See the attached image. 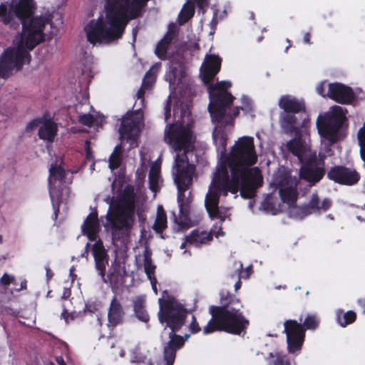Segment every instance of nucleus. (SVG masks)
Here are the masks:
<instances>
[{
	"label": "nucleus",
	"mask_w": 365,
	"mask_h": 365,
	"mask_svg": "<svg viewBox=\"0 0 365 365\" xmlns=\"http://www.w3.org/2000/svg\"><path fill=\"white\" fill-rule=\"evenodd\" d=\"M242 102L245 103V108L241 107L242 109H250L251 108V101L247 97H243L242 98Z\"/></svg>",
	"instance_id": "nucleus-43"
},
{
	"label": "nucleus",
	"mask_w": 365,
	"mask_h": 365,
	"mask_svg": "<svg viewBox=\"0 0 365 365\" xmlns=\"http://www.w3.org/2000/svg\"><path fill=\"white\" fill-rule=\"evenodd\" d=\"M307 121H308V120H306V119L303 120L302 126H304V125L305 126Z\"/></svg>",
	"instance_id": "nucleus-63"
},
{
	"label": "nucleus",
	"mask_w": 365,
	"mask_h": 365,
	"mask_svg": "<svg viewBox=\"0 0 365 365\" xmlns=\"http://www.w3.org/2000/svg\"><path fill=\"white\" fill-rule=\"evenodd\" d=\"M356 319V314L352 311H349L344 314L342 317H338V322L342 327H345L352 323Z\"/></svg>",
	"instance_id": "nucleus-32"
},
{
	"label": "nucleus",
	"mask_w": 365,
	"mask_h": 365,
	"mask_svg": "<svg viewBox=\"0 0 365 365\" xmlns=\"http://www.w3.org/2000/svg\"><path fill=\"white\" fill-rule=\"evenodd\" d=\"M183 73L184 71H182L180 65H179V68H178L174 66V64H172L169 74L170 84L172 83V81L175 82L176 78H181L183 76Z\"/></svg>",
	"instance_id": "nucleus-33"
},
{
	"label": "nucleus",
	"mask_w": 365,
	"mask_h": 365,
	"mask_svg": "<svg viewBox=\"0 0 365 365\" xmlns=\"http://www.w3.org/2000/svg\"><path fill=\"white\" fill-rule=\"evenodd\" d=\"M327 97L338 103L346 104L351 103L355 98V95L350 87L339 83H333L329 84Z\"/></svg>",
	"instance_id": "nucleus-16"
},
{
	"label": "nucleus",
	"mask_w": 365,
	"mask_h": 365,
	"mask_svg": "<svg viewBox=\"0 0 365 365\" xmlns=\"http://www.w3.org/2000/svg\"><path fill=\"white\" fill-rule=\"evenodd\" d=\"M194 14V9L192 6H184L182 10L179 14L178 21L180 24L187 22Z\"/></svg>",
	"instance_id": "nucleus-31"
},
{
	"label": "nucleus",
	"mask_w": 365,
	"mask_h": 365,
	"mask_svg": "<svg viewBox=\"0 0 365 365\" xmlns=\"http://www.w3.org/2000/svg\"><path fill=\"white\" fill-rule=\"evenodd\" d=\"M15 281V278L14 276H11L6 273H5L0 279L1 284L4 285H9L11 283H13Z\"/></svg>",
	"instance_id": "nucleus-38"
},
{
	"label": "nucleus",
	"mask_w": 365,
	"mask_h": 365,
	"mask_svg": "<svg viewBox=\"0 0 365 365\" xmlns=\"http://www.w3.org/2000/svg\"><path fill=\"white\" fill-rule=\"evenodd\" d=\"M270 357H274L269 365H290L288 360H285L284 358L279 354L274 355L272 353L269 354Z\"/></svg>",
	"instance_id": "nucleus-35"
},
{
	"label": "nucleus",
	"mask_w": 365,
	"mask_h": 365,
	"mask_svg": "<svg viewBox=\"0 0 365 365\" xmlns=\"http://www.w3.org/2000/svg\"><path fill=\"white\" fill-rule=\"evenodd\" d=\"M175 122L166 125L164 140L177 152L175 158L176 174L175 182L178 190V201L180 207V218L175 221L182 227L190 226V192L187 190L192 183L195 173L194 153L195 136L192 130L193 120L188 103L178 102L174 106Z\"/></svg>",
	"instance_id": "nucleus-3"
},
{
	"label": "nucleus",
	"mask_w": 365,
	"mask_h": 365,
	"mask_svg": "<svg viewBox=\"0 0 365 365\" xmlns=\"http://www.w3.org/2000/svg\"><path fill=\"white\" fill-rule=\"evenodd\" d=\"M281 124L282 128L289 131H297L299 126L297 117L294 113H282L281 114Z\"/></svg>",
	"instance_id": "nucleus-25"
},
{
	"label": "nucleus",
	"mask_w": 365,
	"mask_h": 365,
	"mask_svg": "<svg viewBox=\"0 0 365 365\" xmlns=\"http://www.w3.org/2000/svg\"><path fill=\"white\" fill-rule=\"evenodd\" d=\"M190 329L192 333H197L200 331V328L196 321L195 316H192V321L190 325Z\"/></svg>",
	"instance_id": "nucleus-40"
},
{
	"label": "nucleus",
	"mask_w": 365,
	"mask_h": 365,
	"mask_svg": "<svg viewBox=\"0 0 365 365\" xmlns=\"http://www.w3.org/2000/svg\"><path fill=\"white\" fill-rule=\"evenodd\" d=\"M61 163H62L61 159ZM49 173L48 184L51 189L57 180L63 181L66 174V170L61 167V163L58 165L57 162L50 165Z\"/></svg>",
	"instance_id": "nucleus-21"
},
{
	"label": "nucleus",
	"mask_w": 365,
	"mask_h": 365,
	"mask_svg": "<svg viewBox=\"0 0 365 365\" xmlns=\"http://www.w3.org/2000/svg\"><path fill=\"white\" fill-rule=\"evenodd\" d=\"M112 154L122 155V145L121 144L117 145L115 147L114 150Z\"/></svg>",
	"instance_id": "nucleus-46"
},
{
	"label": "nucleus",
	"mask_w": 365,
	"mask_h": 365,
	"mask_svg": "<svg viewBox=\"0 0 365 365\" xmlns=\"http://www.w3.org/2000/svg\"><path fill=\"white\" fill-rule=\"evenodd\" d=\"M213 140L219 148L221 149V154L225 155L227 137L222 129L215 128L213 131Z\"/></svg>",
	"instance_id": "nucleus-27"
},
{
	"label": "nucleus",
	"mask_w": 365,
	"mask_h": 365,
	"mask_svg": "<svg viewBox=\"0 0 365 365\" xmlns=\"http://www.w3.org/2000/svg\"><path fill=\"white\" fill-rule=\"evenodd\" d=\"M240 285H241V281H240V279H239L238 281L237 282V283L235 285V290H237L238 289H240Z\"/></svg>",
	"instance_id": "nucleus-53"
},
{
	"label": "nucleus",
	"mask_w": 365,
	"mask_h": 365,
	"mask_svg": "<svg viewBox=\"0 0 365 365\" xmlns=\"http://www.w3.org/2000/svg\"><path fill=\"white\" fill-rule=\"evenodd\" d=\"M257 160L253 138H240L220 168H217L205 196V205L212 218L220 217V194H236L240 190L243 198L252 199L255 195L257 189L262 184L259 169L251 168Z\"/></svg>",
	"instance_id": "nucleus-1"
},
{
	"label": "nucleus",
	"mask_w": 365,
	"mask_h": 365,
	"mask_svg": "<svg viewBox=\"0 0 365 365\" xmlns=\"http://www.w3.org/2000/svg\"><path fill=\"white\" fill-rule=\"evenodd\" d=\"M223 234H224V233H223L222 231H220V232H217L216 233V237H217L220 235H223Z\"/></svg>",
	"instance_id": "nucleus-60"
},
{
	"label": "nucleus",
	"mask_w": 365,
	"mask_h": 365,
	"mask_svg": "<svg viewBox=\"0 0 365 365\" xmlns=\"http://www.w3.org/2000/svg\"><path fill=\"white\" fill-rule=\"evenodd\" d=\"M90 246H91V244L90 243H87L86 245V247H85V250L89 252Z\"/></svg>",
	"instance_id": "nucleus-59"
},
{
	"label": "nucleus",
	"mask_w": 365,
	"mask_h": 365,
	"mask_svg": "<svg viewBox=\"0 0 365 365\" xmlns=\"http://www.w3.org/2000/svg\"><path fill=\"white\" fill-rule=\"evenodd\" d=\"M197 6L202 11V12H205V9L208 6V1L207 0H195Z\"/></svg>",
	"instance_id": "nucleus-42"
},
{
	"label": "nucleus",
	"mask_w": 365,
	"mask_h": 365,
	"mask_svg": "<svg viewBox=\"0 0 365 365\" xmlns=\"http://www.w3.org/2000/svg\"><path fill=\"white\" fill-rule=\"evenodd\" d=\"M160 310L159 321L161 324L166 323L165 329L169 327V341L163 349V357L166 365H173L176 351L184 345L183 336L175 334L184 325L187 311L175 299L168 297L166 299H159Z\"/></svg>",
	"instance_id": "nucleus-6"
},
{
	"label": "nucleus",
	"mask_w": 365,
	"mask_h": 365,
	"mask_svg": "<svg viewBox=\"0 0 365 365\" xmlns=\"http://www.w3.org/2000/svg\"><path fill=\"white\" fill-rule=\"evenodd\" d=\"M41 120L38 119L34 120L31 121L27 125H26V130L30 131L33 130L34 128L37 127H40V125L41 124Z\"/></svg>",
	"instance_id": "nucleus-39"
},
{
	"label": "nucleus",
	"mask_w": 365,
	"mask_h": 365,
	"mask_svg": "<svg viewBox=\"0 0 365 365\" xmlns=\"http://www.w3.org/2000/svg\"><path fill=\"white\" fill-rule=\"evenodd\" d=\"M69 315L70 314L68 313V311L66 309H64L63 312H62V314H61V317L65 319L66 323H68V318Z\"/></svg>",
	"instance_id": "nucleus-48"
},
{
	"label": "nucleus",
	"mask_w": 365,
	"mask_h": 365,
	"mask_svg": "<svg viewBox=\"0 0 365 365\" xmlns=\"http://www.w3.org/2000/svg\"><path fill=\"white\" fill-rule=\"evenodd\" d=\"M145 91L143 88H141L137 93L136 96L138 99H140V102H143V96H144Z\"/></svg>",
	"instance_id": "nucleus-47"
},
{
	"label": "nucleus",
	"mask_w": 365,
	"mask_h": 365,
	"mask_svg": "<svg viewBox=\"0 0 365 365\" xmlns=\"http://www.w3.org/2000/svg\"><path fill=\"white\" fill-rule=\"evenodd\" d=\"M254 203H255V201L254 200H250V202H249V207L250 209H252L253 206H254Z\"/></svg>",
	"instance_id": "nucleus-56"
},
{
	"label": "nucleus",
	"mask_w": 365,
	"mask_h": 365,
	"mask_svg": "<svg viewBox=\"0 0 365 365\" xmlns=\"http://www.w3.org/2000/svg\"><path fill=\"white\" fill-rule=\"evenodd\" d=\"M50 272H51L50 269H49V268H47V269H46V272H47V277H48V278H50V277H51V274H50Z\"/></svg>",
	"instance_id": "nucleus-58"
},
{
	"label": "nucleus",
	"mask_w": 365,
	"mask_h": 365,
	"mask_svg": "<svg viewBox=\"0 0 365 365\" xmlns=\"http://www.w3.org/2000/svg\"><path fill=\"white\" fill-rule=\"evenodd\" d=\"M143 120V114L138 109L135 112H128L123 117L119 133L120 138H126L127 139L135 138L139 133L140 125Z\"/></svg>",
	"instance_id": "nucleus-14"
},
{
	"label": "nucleus",
	"mask_w": 365,
	"mask_h": 365,
	"mask_svg": "<svg viewBox=\"0 0 365 365\" xmlns=\"http://www.w3.org/2000/svg\"><path fill=\"white\" fill-rule=\"evenodd\" d=\"M276 188L279 189V193L283 202L287 203L290 208L291 217L303 218L314 212L326 211L331 206L329 199H324L322 202L317 194H313L308 205L297 207L295 202L297 199V180L292 178L284 168H279L273 175L272 182Z\"/></svg>",
	"instance_id": "nucleus-5"
},
{
	"label": "nucleus",
	"mask_w": 365,
	"mask_h": 365,
	"mask_svg": "<svg viewBox=\"0 0 365 365\" xmlns=\"http://www.w3.org/2000/svg\"><path fill=\"white\" fill-rule=\"evenodd\" d=\"M26 281L24 280V282H21V289H26ZM19 290H20V289Z\"/></svg>",
	"instance_id": "nucleus-54"
},
{
	"label": "nucleus",
	"mask_w": 365,
	"mask_h": 365,
	"mask_svg": "<svg viewBox=\"0 0 365 365\" xmlns=\"http://www.w3.org/2000/svg\"><path fill=\"white\" fill-rule=\"evenodd\" d=\"M88 251L85 250L83 253L81 254L82 257H87L88 255Z\"/></svg>",
	"instance_id": "nucleus-55"
},
{
	"label": "nucleus",
	"mask_w": 365,
	"mask_h": 365,
	"mask_svg": "<svg viewBox=\"0 0 365 365\" xmlns=\"http://www.w3.org/2000/svg\"><path fill=\"white\" fill-rule=\"evenodd\" d=\"M160 178V165L155 163L150 167L149 173L150 187L152 190L155 191Z\"/></svg>",
	"instance_id": "nucleus-29"
},
{
	"label": "nucleus",
	"mask_w": 365,
	"mask_h": 365,
	"mask_svg": "<svg viewBox=\"0 0 365 365\" xmlns=\"http://www.w3.org/2000/svg\"><path fill=\"white\" fill-rule=\"evenodd\" d=\"M324 116L318 117L317 126L320 135L334 143L339 139L337 133L346 118L341 107L334 106Z\"/></svg>",
	"instance_id": "nucleus-12"
},
{
	"label": "nucleus",
	"mask_w": 365,
	"mask_h": 365,
	"mask_svg": "<svg viewBox=\"0 0 365 365\" xmlns=\"http://www.w3.org/2000/svg\"><path fill=\"white\" fill-rule=\"evenodd\" d=\"M284 325L289 352L294 353L301 349L304 339V331L307 329H316L318 321L314 316H308L303 325L295 320H287Z\"/></svg>",
	"instance_id": "nucleus-11"
},
{
	"label": "nucleus",
	"mask_w": 365,
	"mask_h": 365,
	"mask_svg": "<svg viewBox=\"0 0 365 365\" xmlns=\"http://www.w3.org/2000/svg\"><path fill=\"white\" fill-rule=\"evenodd\" d=\"M250 270H251V267H247V274L246 278H248V277H249L250 274Z\"/></svg>",
	"instance_id": "nucleus-57"
},
{
	"label": "nucleus",
	"mask_w": 365,
	"mask_h": 365,
	"mask_svg": "<svg viewBox=\"0 0 365 365\" xmlns=\"http://www.w3.org/2000/svg\"><path fill=\"white\" fill-rule=\"evenodd\" d=\"M70 295V292L68 290H66L62 296V299H66Z\"/></svg>",
	"instance_id": "nucleus-51"
},
{
	"label": "nucleus",
	"mask_w": 365,
	"mask_h": 365,
	"mask_svg": "<svg viewBox=\"0 0 365 365\" xmlns=\"http://www.w3.org/2000/svg\"><path fill=\"white\" fill-rule=\"evenodd\" d=\"M175 36V31L168 32L164 38L158 42L155 48V54L161 59H164L167 55V51L173 38Z\"/></svg>",
	"instance_id": "nucleus-22"
},
{
	"label": "nucleus",
	"mask_w": 365,
	"mask_h": 365,
	"mask_svg": "<svg viewBox=\"0 0 365 365\" xmlns=\"http://www.w3.org/2000/svg\"><path fill=\"white\" fill-rule=\"evenodd\" d=\"M212 239V236L211 233L199 232L198 230L192 231V233L185 238L186 242L194 244L196 246H199L202 244H206L211 241Z\"/></svg>",
	"instance_id": "nucleus-23"
},
{
	"label": "nucleus",
	"mask_w": 365,
	"mask_h": 365,
	"mask_svg": "<svg viewBox=\"0 0 365 365\" xmlns=\"http://www.w3.org/2000/svg\"><path fill=\"white\" fill-rule=\"evenodd\" d=\"M327 176L330 180L336 182L347 185H354L359 180V175L356 170L344 166L332 168L328 172Z\"/></svg>",
	"instance_id": "nucleus-15"
},
{
	"label": "nucleus",
	"mask_w": 365,
	"mask_h": 365,
	"mask_svg": "<svg viewBox=\"0 0 365 365\" xmlns=\"http://www.w3.org/2000/svg\"><path fill=\"white\" fill-rule=\"evenodd\" d=\"M230 86V82H222L210 95L211 102L208 106L209 111L212 120L222 126L232 123L233 117L239 114L237 109L231 113L230 106L234 97L227 91Z\"/></svg>",
	"instance_id": "nucleus-9"
},
{
	"label": "nucleus",
	"mask_w": 365,
	"mask_h": 365,
	"mask_svg": "<svg viewBox=\"0 0 365 365\" xmlns=\"http://www.w3.org/2000/svg\"><path fill=\"white\" fill-rule=\"evenodd\" d=\"M56 361L59 365H66L62 357H57Z\"/></svg>",
	"instance_id": "nucleus-49"
},
{
	"label": "nucleus",
	"mask_w": 365,
	"mask_h": 365,
	"mask_svg": "<svg viewBox=\"0 0 365 365\" xmlns=\"http://www.w3.org/2000/svg\"><path fill=\"white\" fill-rule=\"evenodd\" d=\"M189 336H190V334H185V336L183 337L184 341L185 340H187L189 338Z\"/></svg>",
	"instance_id": "nucleus-61"
},
{
	"label": "nucleus",
	"mask_w": 365,
	"mask_h": 365,
	"mask_svg": "<svg viewBox=\"0 0 365 365\" xmlns=\"http://www.w3.org/2000/svg\"><path fill=\"white\" fill-rule=\"evenodd\" d=\"M167 217L162 206H158L157 217L153 225V229L157 232H162L166 227Z\"/></svg>",
	"instance_id": "nucleus-28"
},
{
	"label": "nucleus",
	"mask_w": 365,
	"mask_h": 365,
	"mask_svg": "<svg viewBox=\"0 0 365 365\" xmlns=\"http://www.w3.org/2000/svg\"><path fill=\"white\" fill-rule=\"evenodd\" d=\"M170 96L168 97V99L167 101L166 105L165 106V121H168V118L170 116Z\"/></svg>",
	"instance_id": "nucleus-41"
},
{
	"label": "nucleus",
	"mask_w": 365,
	"mask_h": 365,
	"mask_svg": "<svg viewBox=\"0 0 365 365\" xmlns=\"http://www.w3.org/2000/svg\"><path fill=\"white\" fill-rule=\"evenodd\" d=\"M144 258V269L151 284L157 282L155 277V269L156 268L152 262L151 252L148 249H145L143 252Z\"/></svg>",
	"instance_id": "nucleus-24"
},
{
	"label": "nucleus",
	"mask_w": 365,
	"mask_h": 365,
	"mask_svg": "<svg viewBox=\"0 0 365 365\" xmlns=\"http://www.w3.org/2000/svg\"><path fill=\"white\" fill-rule=\"evenodd\" d=\"M46 365H55L53 362H49L48 364H47Z\"/></svg>",
	"instance_id": "nucleus-64"
},
{
	"label": "nucleus",
	"mask_w": 365,
	"mask_h": 365,
	"mask_svg": "<svg viewBox=\"0 0 365 365\" xmlns=\"http://www.w3.org/2000/svg\"><path fill=\"white\" fill-rule=\"evenodd\" d=\"M79 122L82 124L91 126L93 123V117L90 114H84L79 116Z\"/></svg>",
	"instance_id": "nucleus-37"
},
{
	"label": "nucleus",
	"mask_w": 365,
	"mask_h": 365,
	"mask_svg": "<svg viewBox=\"0 0 365 365\" xmlns=\"http://www.w3.org/2000/svg\"><path fill=\"white\" fill-rule=\"evenodd\" d=\"M125 312L116 297L111 300L108 313V327L113 329L123 322Z\"/></svg>",
	"instance_id": "nucleus-18"
},
{
	"label": "nucleus",
	"mask_w": 365,
	"mask_h": 365,
	"mask_svg": "<svg viewBox=\"0 0 365 365\" xmlns=\"http://www.w3.org/2000/svg\"><path fill=\"white\" fill-rule=\"evenodd\" d=\"M145 299L142 297H137L133 301V310L135 317L143 322L149 321V315L145 309Z\"/></svg>",
	"instance_id": "nucleus-26"
},
{
	"label": "nucleus",
	"mask_w": 365,
	"mask_h": 365,
	"mask_svg": "<svg viewBox=\"0 0 365 365\" xmlns=\"http://www.w3.org/2000/svg\"><path fill=\"white\" fill-rule=\"evenodd\" d=\"M221 59L215 55L207 56L201 67L200 76L203 82L208 84L219 72Z\"/></svg>",
	"instance_id": "nucleus-17"
},
{
	"label": "nucleus",
	"mask_w": 365,
	"mask_h": 365,
	"mask_svg": "<svg viewBox=\"0 0 365 365\" xmlns=\"http://www.w3.org/2000/svg\"><path fill=\"white\" fill-rule=\"evenodd\" d=\"M287 149L297 156L302 164L299 176L312 185L319 182L325 174V155L312 151L301 137H296L287 143Z\"/></svg>",
	"instance_id": "nucleus-7"
},
{
	"label": "nucleus",
	"mask_w": 365,
	"mask_h": 365,
	"mask_svg": "<svg viewBox=\"0 0 365 365\" xmlns=\"http://www.w3.org/2000/svg\"><path fill=\"white\" fill-rule=\"evenodd\" d=\"M358 140L360 145V153L363 160L365 162V129L361 128L358 132Z\"/></svg>",
	"instance_id": "nucleus-34"
},
{
	"label": "nucleus",
	"mask_w": 365,
	"mask_h": 365,
	"mask_svg": "<svg viewBox=\"0 0 365 365\" xmlns=\"http://www.w3.org/2000/svg\"><path fill=\"white\" fill-rule=\"evenodd\" d=\"M210 312L212 317L203 329L205 334L217 330L240 334L245 331L249 323L238 309L228 305L211 306Z\"/></svg>",
	"instance_id": "nucleus-8"
},
{
	"label": "nucleus",
	"mask_w": 365,
	"mask_h": 365,
	"mask_svg": "<svg viewBox=\"0 0 365 365\" xmlns=\"http://www.w3.org/2000/svg\"><path fill=\"white\" fill-rule=\"evenodd\" d=\"M324 83H321L317 88V92L322 95L323 97L327 96V93L325 94L324 91Z\"/></svg>",
	"instance_id": "nucleus-44"
},
{
	"label": "nucleus",
	"mask_w": 365,
	"mask_h": 365,
	"mask_svg": "<svg viewBox=\"0 0 365 365\" xmlns=\"http://www.w3.org/2000/svg\"><path fill=\"white\" fill-rule=\"evenodd\" d=\"M82 232L86 235L89 240L96 242L93 245L92 252L95 259L96 269L99 272L103 280L106 282L105 274L108 264V255L101 240H97L100 230V224L96 212L88 215L81 227Z\"/></svg>",
	"instance_id": "nucleus-10"
},
{
	"label": "nucleus",
	"mask_w": 365,
	"mask_h": 365,
	"mask_svg": "<svg viewBox=\"0 0 365 365\" xmlns=\"http://www.w3.org/2000/svg\"><path fill=\"white\" fill-rule=\"evenodd\" d=\"M186 242H187L185 241V242L182 243V245H181V248H182V249L185 247V244H186Z\"/></svg>",
	"instance_id": "nucleus-62"
},
{
	"label": "nucleus",
	"mask_w": 365,
	"mask_h": 365,
	"mask_svg": "<svg viewBox=\"0 0 365 365\" xmlns=\"http://www.w3.org/2000/svg\"><path fill=\"white\" fill-rule=\"evenodd\" d=\"M148 0H106V16L91 20L85 27L88 41L109 43L121 38L128 19L138 17Z\"/></svg>",
	"instance_id": "nucleus-4"
},
{
	"label": "nucleus",
	"mask_w": 365,
	"mask_h": 365,
	"mask_svg": "<svg viewBox=\"0 0 365 365\" xmlns=\"http://www.w3.org/2000/svg\"><path fill=\"white\" fill-rule=\"evenodd\" d=\"M304 41L306 43L310 42V34L309 33L305 34L304 37Z\"/></svg>",
	"instance_id": "nucleus-50"
},
{
	"label": "nucleus",
	"mask_w": 365,
	"mask_h": 365,
	"mask_svg": "<svg viewBox=\"0 0 365 365\" xmlns=\"http://www.w3.org/2000/svg\"><path fill=\"white\" fill-rule=\"evenodd\" d=\"M112 154L122 155V145L121 144L117 145L115 147L114 150Z\"/></svg>",
	"instance_id": "nucleus-45"
},
{
	"label": "nucleus",
	"mask_w": 365,
	"mask_h": 365,
	"mask_svg": "<svg viewBox=\"0 0 365 365\" xmlns=\"http://www.w3.org/2000/svg\"><path fill=\"white\" fill-rule=\"evenodd\" d=\"M57 132L56 125L50 120L41 122L38 129V137L41 139L52 142Z\"/></svg>",
	"instance_id": "nucleus-20"
},
{
	"label": "nucleus",
	"mask_w": 365,
	"mask_h": 365,
	"mask_svg": "<svg viewBox=\"0 0 365 365\" xmlns=\"http://www.w3.org/2000/svg\"><path fill=\"white\" fill-rule=\"evenodd\" d=\"M262 208L266 212H270L273 215H276L279 211V209L275 206L274 202V198L271 195H267L264 200L262 202Z\"/></svg>",
	"instance_id": "nucleus-30"
},
{
	"label": "nucleus",
	"mask_w": 365,
	"mask_h": 365,
	"mask_svg": "<svg viewBox=\"0 0 365 365\" xmlns=\"http://www.w3.org/2000/svg\"><path fill=\"white\" fill-rule=\"evenodd\" d=\"M108 220L115 230H128L134 222V207L132 205L118 206L108 215Z\"/></svg>",
	"instance_id": "nucleus-13"
},
{
	"label": "nucleus",
	"mask_w": 365,
	"mask_h": 365,
	"mask_svg": "<svg viewBox=\"0 0 365 365\" xmlns=\"http://www.w3.org/2000/svg\"><path fill=\"white\" fill-rule=\"evenodd\" d=\"M149 86H150V82L146 81L145 79H144L143 82V87H144L145 88H148Z\"/></svg>",
	"instance_id": "nucleus-52"
},
{
	"label": "nucleus",
	"mask_w": 365,
	"mask_h": 365,
	"mask_svg": "<svg viewBox=\"0 0 365 365\" xmlns=\"http://www.w3.org/2000/svg\"><path fill=\"white\" fill-rule=\"evenodd\" d=\"M35 6L33 0H19L0 4V20L14 30L21 25L11 47L4 50L0 57V78H7L14 71H20L29 63V51L44 41L43 29L50 21L49 16L33 17Z\"/></svg>",
	"instance_id": "nucleus-2"
},
{
	"label": "nucleus",
	"mask_w": 365,
	"mask_h": 365,
	"mask_svg": "<svg viewBox=\"0 0 365 365\" xmlns=\"http://www.w3.org/2000/svg\"><path fill=\"white\" fill-rule=\"evenodd\" d=\"M279 106L284 110L283 113H297L305 110L303 102L290 96H282L279 99Z\"/></svg>",
	"instance_id": "nucleus-19"
},
{
	"label": "nucleus",
	"mask_w": 365,
	"mask_h": 365,
	"mask_svg": "<svg viewBox=\"0 0 365 365\" xmlns=\"http://www.w3.org/2000/svg\"><path fill=\"white\" fill-rule=\"evenodd\" d=\"M122 155L112 154L109 158V167L111 170L118 168L121 163Z\"/></svg>",
	"instance_id": "nucleus-36"
}]
</instances>
